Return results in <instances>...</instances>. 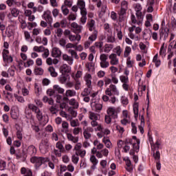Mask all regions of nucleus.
Masks as SVG:
<instances>
[{"instance_id": "obj_1", "label": "nucleus", "mask_w": 176, "mask_h": 176, "mask_svg": "<svg viewBox=\"0 0 176 176\" xmlns=\"http://www.w3.org/2000/svg\"><path fill=\"white\" fill-rule=\"evenodd\" d=\"M89 119L91 120L90 123L91 127H96L95 129L96 131H101V130H102V126L101 124H99L98 122H97L98 119V114L92 111H89Z\"/></svg>"}, {"instance_id": "obj_2", "label": "nucleus", "mask_w": 176, "mask_h": 176, "mask_svg": "<svg viewBox=\"0 0 176 176\" xmlns=\"http://www.w3.org/2000/svg\"><path fill=\"white\" fill-rule=\"evenodd\" d=\"M141 31H142L141 28L135 27V25L129 28V38H131V39H133V41H140L139 34L141 32Z\"/></svg>"}, {"instance_id": "obj_3", "label": "nucleus", "mask_w": 176, "mask_h": 176, "mask_svg": "<svg viewBox=\"0 0 176 176\" xmlns=\"http://www.w3.org/2000/svg\"><path fill=\"white\" fill-rule=\"evenodd\" d=\"M63 34L66 38H68L70 42H76V45L80 42V39H82V36L79 34H72L71 30L66 29L65 30Z\"/></svg>"}, {"instance_id": "obj_4", "label": "nucleus", "mask_w": 176, "mask_h": 176, "mask_svg": "<svg viewBox=\"0 0 176 176\" xmlns=\"http://www.w3.org/2000/svg\"><path fill=\"white\" fill-rule=\"evenodd\" d=\"M121 8L120 11L119 12L120 16V21L122 23V21H124V19H126V13H127V10L129 9V2H127L126 0H124L121 1Z\"/></svg>"}, {"instance_id": "obj_5", "label": "nucleus", "mask_w": 176, "mask_h": 176, "mask_svg": "<svg viewBox=\"0 0 176 176\" xmlns=\"http://www.w3.org/2000/svg\"><path fill=\"white\" fill-rule=\"evenodd\" d=\"M31 163H34L36 167H41L46 162H49V159L43 157H32L30 159Z\"/></svg>"}, {"instance_id": "obj_6", "label": "nucleus", "mask_w": 176, "mask_h": 176, "mask_svg": "<svg viewBox=\"0 0 176 176\" xmlns=\"http://www.w3.org/2000/svg\"><path fill=\"white\" fill-rule=\"evenodd\" d=\"M100 66L103 69H106L110 65L109 61H108V55L106 54H101L99 57Z\"/></svg>"}, {"instance_id": "obj_7", "label": "nucleus", "mask_w": 176, "mask_h": 176, "mask_svg": "<svg viewBox=\"0 0 176 176\" xmlns=\"http://www.w3.org/2000/svg\"><path fill=\"white\" fill-rule=\"evenodd\" d=\"M49 139L42 140L39 144L40 152L45 155V153H47L49 152Z\"/></svg>"}, {"instance_id": "obj_8", "label": "nucleus", "mask_w": 176, "mask_h": 176, "mask_svg": "<svg viewBox=\"0 0 176 176\" xmlns=\"http://www.w3.org/2000/svg\"><path fill=\"white\" fill-rule=\"evenodd\" d=\"M105 95L109 96V97H111V96H119V90H118L116 85H110L105 90Z\"/></svg>"}, {"instance_id": "obj_9", "label": "nucleus", "mask_w": 176, "mask_h": 176, "mask_svg": "<svg viewBox=\"0 0 176 176\" xmlns=\"http://www.w3.org/2000/svg\"><path fill=\"white\" fill-rule=\"evenodd\" d=\"M35 113L36 118L39 122L43 123V126H45V124L49 122V116H47V115L43 116V113L42 111H41V109H38Z\"/></svg>"}, {"instance_id": "obj_10", "label": "nucleus", "mask_w": 176, "mask_h": 176, "mask_svg": "<svg viewBox=\"0 0 176 176\" xmlns=\"http://www.w3.org/2000/svg\"><path fill=\"white\" fill-rule=\"evenodd\" d=\"M130 145H133V151L138 153L140 151V140L136 136H133L132 140H129Z\"/></svg>"}, {"instance_id": "obj_11", "label": "nucleus", "mask_w": 176, "mask_h": 176, "mask_svg": "<svg viewBox=\"0 0 176 176\" xmlns=\"http://www.w3.org/2000/svg\"><path fill=\"white\" fill-rule=\"evenodd\" d=\"M94 132V129L93 126H88L87 128H83V136L86 140H90L91 138V133Z\"/></svg>"}, {"instance_id": "obj_12", "label": "nucleus", "mask_w": 176, "mask_h": 176, "mask_svg": "<svg viewBox=\"0 0 176 176\" xmlns=\"http://www.w3.org/2000/svg\"><path fill=\"white\" fill-rule=\"evenodd\" d=\"M110 61L109 62L111 65H119V58L115 53H112L109 56Z\"/></svg>"}, {"instance_id": "obj_13", "label": "nucleus", "mask_w": 176, "mask_h": 176, "mask_svg": "<svg viewBox=\"0 0 176 176\" xmlns=\"http://www.w3.org/2000/svg\"><path fill=\"white\" fill-rule=\"evenodd\" d=\"M65 97L63 98L64 101H68L69 98L76 97V91L74 89H67L65 94Z\"/></svg>"}, {"instance_id": "obj_14", "label": "nucleus", "mask_w": 176, "mask_h": 176, "mask_svg": "<svg viewBox=\"0 0 176 176\" xmlns=\"http://www.w3.org/2000/svg\"><path fill=\"white\" fill-rule=\"evenodd\" d=\"M71 27L72 28H73V32L74 34H80V32H82V29L83 28L82 25H78L76 22L72 23Z\"/></svg>"}, {"instance_id": "obj_15", "label": "nucleus", "mask_w": 176, "mask_h": 176, "mask_svg": "<svg viewBox=\"0 0 176 176\" xmlns=\"http://www.w3.org/2000/svg\"><path fill=\"white\" fill-rule=\"evenodd\" d=\"M61 50L58 47H54L52 50L51 56L54 57V58H60L61 57Z\"/></svg>"}, {"instance_id": "obj_16", "label": "nucleus", "mask_w": 176, "mask_h": 176, "mask_svg": "<svg viewBox=\"0 0 176 176\" xmlns=\"http://www.w3.org/2000/svg\"><path fill=\"white\" fill-rule=\"evenodd\" d=\"M2 56L4 61L7 63H13V58L9 56V50H3L2 52Z\"/></svg>"}, {"instance_id": "obj_17", "label": "nucleus", "mask_w": 176, "mask_h": 176, "mask_svg": "<svg viewBox=\"0 0 176 176\" xmlns=\"http://www.w3.org/2000/svg\"><path fill=\"white\" fill-rule=\"evenodd\" d=\"M83 79L85 82L87 87H89V89H90L91 87V74L87 73L86 74H85Z\"/></svg>"}, {"instance_id": "obj_18", "label": "nucleus", "mask_w": 176, "mask_h": 176, "mask_svg": "<svg viewBox=\"0 0 176 176\" xmlns=\"http://www.w3.org/2000/svg\"><path fill=\"white\" fill-rule=\"evenodd\" d=\"M77 6L80 9V12H87V10L86 9V3L85 2V0H78Z\"/></svg>"}, {"instance_id": "obj_19", "label": "nucleus", "mask_w": 176, "mask_h": 176, "mask_svg": "<svg viewBox=\"0 0 176 176\" xmlns=\"http://www.w3.org/2000/svg\"><path fill=\"white\" fill-rule=\"evenodd\" d=\"M59 71L61 74H69L71 67L67 64H63L60 67Z\"/></svg>"}, {"instance_id": "obj_20", "label": "nucleus", "mask_w": 176, "mask_h": 176, "mask_svg": "<svg viewBox=\"0 0 176 176\" xmlns=\"http://www.w3.org/2000/svg\"><path fill=\"white\" fill-rule=\"evenodd\" d=\"M43 18L47 23L52 24L53 21V18L52 17V12L49 10L44 12L43 13Z\"/></svg>"}, {"instance_id": "obj_21", "label": "nucleus", "mask_w": 176, "mask_h": 176, "mask_svg": "<svg viewBox=\"0 0 176 176\" xmlns=\"http://www.w3.org/2000/svg\"><path fill=\"white\" fill-rule=\"evenodd\" d=\"M91 107L92 108V110L95 111L96 112H98V111H101V109H102V104L97 103L96 102H92L91 103Z\"/></svg>"}, {"instance_id": "obj_22", "label": "nucleus", "mask_w": 176, "mask_h": 176, "mask_svg": "<svg viewBox=\"0 0 176 176\" xmlns=\"http://www.w3.org/2000/svg\"><path fill=\"white\" fill-rule=\"evenodd\" d=\"M107 115L111 116L113 119H116L118 118V113H116V110L113 107H109L107 109Z\"/></svg>"}, {"instance_id": "obj_23", "label": "nucleus", "mask_w": 176, "mask_h": 176, "mask_svg": "<svg viewBox=\"0 0 176 176\" xmlns=\"http://www.w3.org/2000/svg\"><path fill=\"white\" fill-rule=\"evenodd\" d=\"M87 25L89 31L93 32L97 31V30H96V21L94 20L90 19L88 21Z\"/></svg>"}, {"instance_id": "obj_24", "label": "nucleus", "mask_w": 176, "mask_h": 176, "mask_svg": "<svg viewBox=\"0 0 176 176\" xmlns=\"http://www.w3.org/2000/svg\"><path fill=\"white\" fill-rule=\"evenodd\" d=\"M46 64L47 65H57V64H58V63H60V60L56 58H54V59L49 57V58H46Z\"/></svg>"}, {"instance_id": "obj_25", "label": "nucleus", "mask_w": 176, "mask_h": 176, "mask_svg": "<svg viewBox=\"0 0 176 176\" xmlns=\"http://www.w3.org/2000/svg\"><path fill=\"white\" fill-rule=\"evenodd\" d=\"M21 174L23 176H32V170L28 168L23 167L21 168Z\"/></svg>"}, {"instance_id": "obj_26", "label": "nucleus", "mask_w": 176, "mask_h": 176, "mask_svg": "<svg viewBox=\"0 0 176 176\" xmlns=\"http://www.w3.org/2000/svg\"><path fill=\"white\" fill-rule=\"evenodd\" d=\"M90 162L92 163L91 166V170H96L97 168V164H98V160L94 155H91L90 157Z\"/></svg>"}, {"instance_id": "obj_27", "label": "nucleus", "mask_w": 176, "mask_h": 176, "mask_svg": "<svg viewBox=\"0 0 176 176\" xmlns=\"http://www.w3.org/2000/svg\"><path fill=\"white\" fill-rule=\"evenodd\" d=\"M62 133H65V134H67V133H69V124L67 122V121H63L62 122Z\"/></svg>"}, {"instance_id": "obj_28", "label": "nucleus", "mask_w": 176, "mask_h": 176, "mask_svg": "<svg viewBox=\"0 0 176 176\" xmlns=\"http://www.w3.org/2000/svg\"><path fill=\"white\" fill-rule=\"evenodd\" d=\"M69 101V105L73 107L74 109H78L79 108V102L75 98H71Z\"/></svg>"}, {"instance_id": "obj_29", "label": "nucleus", "mask_w": 176, "mask_h": 176, "mask_svg": "<svg viewBox=\"0 0 176 176\" xmlns=\"http://www.w3.org/2000/svg\"><path fill=\"white\" fill-rule=\"evenodd\" d=\"M135 10L136 12V16L137 17H141L142 16V12H141L142 10V6L140 3L135 4Z\"/></svg>"}, {"instance_id": "obj_30", "label": "nucleus", "mask_w": 176, "mask_h": 176, "mask_svg": "<svg viewBox=\"0 0 176 176\" xmlns=\"http://www.w3.org/2000/svg\"><path fill=\"white\" fill-rule=\"evenodd\" d=\"M115 30L117 34V38L119 39V41H122V39H123V32H122V28L116 26Z\"/></svg>"}, {"instance_id": "obj_31", "label": "nucleus", "mask_w": 176, "mask_h": 176, "mask_svg": "<svg viewBox=\"0 0 176 176\" xmlns=\"http://www.w3.org/2000/svg\"><path fill=\"white\" fill-rule=\"evenodd\" d=\"M63 60L64 61H67V64H69V65H72V64H74V58L69 56H68V54H64L63 55Z\"/></svg>"}, {"instance_id": "obj_32", "label": "nucleus", "mask_w": 176, "mask_h": 176, "mask_svg": "<svg viewBox=\"0 0 176 176\" xmlns=\"http://www.w3.org/2000/svg\"><path fill=\"white\" fill-rule=\"evenodd\" d=\"M27 153L32 156V155H36V148L34 145H30L27 149Z\"/></svg>"}, {"instance_id": "obj_33", "label": "nucleus", "mask_w": 176, "mask_h": 176, "mask_svg": "<svg viewBox=\"0 0 176 176\" xmlns=\"http://www.w3.org/2000/svg\"><path fill=\"white\" fill-rule=\"evenodd\" d=\"M67 134V138L69 141H72V142H74V144H76V142H78V141H79V138L78 137H74V135H72V134L71 133H66Z\"/></svg>"}, {"instance_id": "obj_34", "label": "nucleus", "mask_w": 176, "mask_h": 176, "mask_svg": "<svg viewBox=\"0 0 176 176\" xmlns=\"http://www.w3.org/2000/svg\"><path fill=\"white\" fill-rule=\"evenodd\" d=\"M140 120V124L139 126V129L140 130V133L142 134H144V127L145 126V118H144V116H141Z\"/></svg>"}, {"instance_id": "obj_35", "label": "nucleus", "mask_w": 176, "mask_h": 176, "mask_svg": "<svg viewBox=\"0 0 176 176\" xmlns=\"http://www.w3.org/2000/svg\"><path fill=\"white\" fill-rule=\"evenodd\" d=\"M97 36H98V31H94L92 34L89 36L88 41L94 43L96 39Z\"/></svg>"}, {"instance_id": "obj_36", "label": "nucleus", "mask_w": 176, "mask_h": 176, "mask_svg": "<svg viewBox=\"0 0 176 176\" xmlns=\"http://www.w3.org/2000/svg\"><path fill=\"white\" fill-rule=\"evenodd\" d=\"M81 18H80V23L82 25L86 24V21H87V11L80 12Z\"/></svg>"}, {"instance_id": "obj_37", "label": "nucleus", "mask_w": 176, "mask_h": 176, "mask_svg": "<svg viewBox=\"0 0 176 176\" xmlns=\"http://www.w3.org/2000/svg\"><path fill=\"white\" fill-rule=\"evenodd\" d=\"M113 52L116 53V56H118V57H120L122 52H123V50L120 47V45L116 46L115 48H113Z\"/></svg>"}, {"instance_id": "obj_38", "label": "nucleus", "mask_w": 176, "mask_h": 176, "mask_svg": "<svg viewBox=\"0 0 176 176\" xmlns=\"http://www.w3.org/2000/svg\"><path fill=\"white\" fill-rule=\"evenodd\" d=\"M48 72H50L51 76L53 78H56L58 74L56 72V69L53 66H51L48 68Z\"/></svg>"}, {"instance_id": "obj_39", "label": "nucleus", "mask_w": 176, "mask_h": 176, "mask_svg": "<svg viewBox=\"0 0 176 176\" xmlns=\"http://www.w3.org/2000/svg\"><path fill=\"white\" fill-rule=\"evenodd\" d=\"M157 57L158 54H157L153 57V63H155V65L157 68H159V67H160V65L162 64V61L160 60V59H158Z\"/></svg>"}, {"instance_id": "obj_40", "label": "nucleus", "mask_w": 176, "mask_h": 176, "mask_svg": "<svg viewBox=\"0 0 176 176\" xmlns=\"http://www.w3.org/2000/svg\"><path fill=\"white\" fill-rule=\"evenodd\" d=\"M107 42L108 43H115L116 42V38H115V36L112 35V33L107 35Z\"/></svg>"}, {"instance_id": "obj_41", "label": "nucleus", "mask_w": 176, "mask_h": 176, "mask_svg": "<svg viewBox=\"0 0 176 176\" xmlns=\"http://www.w3.org/2000/svg\"><path fill=\"white\" fill-rule=\"evenodd\" d=\"M54 91H57V93H59V94H63L65 90L64 88L61 87L58 85H54Z\"/></svg>"}, {"instance_id": "obj_42", "label": "nucleus", "mask_w": 176, "mask_h": 176, "mask_svg": "<svg viewBox=\"0 0 176 176\" xmlns=\"http://www.w3.org/2000/svg\"><path fill=\"white\" fill-rule=\"evenodd\" d=\"M24 36H25V39L28 42H30V43H32V42H34V39L31 38V34L28 32V31L24 32Z\"/></svg>"}, {"instance_id": "obj_43", "label": "nucleus", "mask_w": 176, "mask_h": 176, "mask_svg": "<svg viewBox=\"0 0 176 176\" xmlns=\"http://www.w3.org/2000/svg\"><path fill=\"white\" fill-rule=\"evenodd\" d=\"M113 49V44H105L104 46V53H109Z\"/></svg>"}, {"instance_id": "obj_44", "label": "nucleus", "mask_w": 176, "mask_h": 176, "mask_svg": "<svg viewBox=\"0 0 176 176\" xmlns=\"http://www.w3.org/2000/svg\"><path fill=\"white\" fill-rule=\"evenodd\" d=\"M10 13L13 17H17L20 14V10L16 8H11Z\"/></svg>"}, {"instance_id": "obj_45", "label": "nucleus", "mask_w": 176, "mask_h": 176, "mask_svg": "<svg viewBox=\"0 0 176 176\" xmlns=\"http://www.w3.org/2000/svg\"><path fill=\"white\" fill-rule=\"evenodd\" d=\"M68 53L71 54L72 58H76V60H79V56H78V53H76L75 50H69Z\"/></svg>"}, {"instance_id": "obj_46", "label": "nucleus", "mask_w": 176, "mask_h": 176, "mask_svg": "<svg viewBox=\"0 0 176 176\" xmlns=\"http://www.w3.org/2000/svg\"><path fill=\"white\" fill-rule=\"evenodd\" d=\"M72 162L74 164H78L79 163V156L76 153L72 155Z\"/></svg>"}, {"instance_id": "obj_47", "label": "nucleus", "mask_w": 176, "mask_h": 176, "mask_svg": "<svg viewBox=\"0 0 176 176\" xmlns=\"http://www.w3.org/2000/svg\"><path fill=\"white\" fill-rule=\"evenodd\" d=\"M66 170H67V166L60 165V167H59V171L58 173V176H63V173H65Z\"/></svg>"}, {"instance_id": "obj_48", "label": "nucleus", "mask_w": 176, "mask_h": 176, "mask_svg": "<svg viewBox=\"0 0 176 176\" xmlns=\"http://www.w3.org/2000/svg\"><path fill=\"white\" fill-rule=\"evenodd\" d=\"M46 47H43V45L41 46H34L33 47V50L34 52H37V53H43L44 49H45Z\"/></svg>"}, {"instance_id": "obj_49", "label": "nucleus", "mask_w": 176, "mask_h": 176, "mask_svg": "<svg viewBox=\"0 0 176 176\" xmlns=\"http://www.w3.org/2000/svg\"><path fill=\"white\" fill-rule=\"evenodd\" d=\"M102 142H104L105 146H107V148H112V143L111 142V140H109V139L104 138L102 139Z\"/></svg>"}, {"instance_id": "obj_50", "label": "nucleus", "mask_w": 176, "mask_h": 176, "mask_svg": "<svg viewBox=\"0 0 176 176\" xmlns=\"http://www.w3.org/2000/svg\"><path fill=\"white\" fill-rule=\"evenodd\" d=\"M162 145V141L160 140H157L155 144L151 145L152 149H159L160 148V146Z\"/></svg>"}, {"instance_id": "obj_51", "label": "nucleus", "mask_w": 176, "mask_h": 176, "mask_svg": "<svg viewBox=\"0 0 176 176\" xmlns=\"http://www.w3.org/2000/svg\"><path fill=\"white\" fill-rule=\"evenodd\" d=\"M130 53H131V47L126 46L124 52V57H129V56H130Z\"/></svg>"}, {"instance_id": "obj_52", "label": "nucleus", "mask_w": 176, "mask_h": 176, "mask_svg": "<svg viewBox=\"0 0 176 176\" xmlns=\"http://www.w3.org/2000/svg\"><path fill=\"white\" fill-rule=\"evenodd\" d=\"M49 56H50V52L49 51V49L45 48L43 51L41 56L43 57V58H47Z\"/></svg>"}, {"instance_id": "obj_53", "label": "nucleus", "mask_w": 176, "mask_h": 176, "mask_svg": "<svg viewBox=\"0 0 176 176\" xmlns=\"http://www.w3.org/2000/svg\"><path fill=\"white\" fill-rule=\"evenodd\" d=\"M34 72L35 75H43V69L42 67H35Z\"/></svg>"}, {"instance_id": "obj_54", "label": "nucleus", "mask_w": 176, "mask_h": 176, "mask_svg": "<svg viewBox=\"0 0 176 176\" xmlns=\"http://www.w3.org/2000/svg\"><path fill=\"white\" fill-rule=\"evenodd\" d=\"M28 107L29 109H31V111H32V112H34V113H36V111L39 109V108H38V107H36L34 104H29Z\"/></svg>"}, {"instance_id": "obj_55", "label": "nucleus", "mask_w": 176, "mask_h": 176, "mask_svg": "<svg viewBox=\"0 0 176 176\" xmlns=\"http://www.w3.org/2000/svg\"><path fill=\"white\" fill-rule=\"evenodd\" d=\"M60 9H61L62 13H63V14H64V16H67V14H69V10L67 8V6H62Z\"/></svg>"}, {"instance_id": "obj_56", "label": "nucleus", "mask_w": 176, "mask_h": 176, "mask_svg": "<svg viewBox=\"0 0 176 176\" xmlns=\"http://www.w3.org/2000/svg\"><path fill=\"white\" fill-rule=\"evenodd\" d=\"M133 113L134 118L137 119L138 118V104L137 103L133 104Z\"/></svg>"}, {"instance_id": "obj_57", "label": "nucleus", "mask_w": 176, "mask_h": 176, "mask_svg": "<svg viewBox=\"0 0 176 176\" xmlns=\"http://www.w3.org/2000/svg\"><path fill=\"white\" fill-rule=\"evenodd\" d=\"M11 117L12 119H18L19 118V111L17 110H11Z\"/></svg>"}, {"instance_id": "obj_58", "label": "nucleus", "mask_w": 176, "mask_h": 176, "mask_svg": "<svg viewBox=\"0 0 176 176\" xmlns=\"http://www.w3.org/2000/svg\"><path fill=\"white\" fill-rule=\"evenodd\" d=\"M75 153L80 156V157L83 158L85 157V156H86V150L81 149L79 150L78 151H76Z\"/></svg>"}, {"instance_id": "obj_59", "label": "nucleus", "mask_w": 176, "mask_h": 176, "mask_svg": "<svg viewBox=\"0 0 176 176\" xmlns=\"http://www.w3.org/2000/svg\"><path fill=\"white\" fill-rule=\"evenodd\" d=\"M120 123L122 124V126H126L127 124H130V119L122 118Z\"/></svg>"}, {"instance_id": "obj_60", "label": "nucleus", "mask_w": 176, "mask_h": 176, "mask_svg": "<svg viewBox=\"0 0 176 176\" xmlns=\"http://www.w3.org/2000/svg\"><path fill=\"white\" fill-rule=\"evenodd\" d=\"M70 126L72 127H78V126H79V121L78 120H72L70 121Z\"/></svg>"}, {"instance_id": "obj_61", "label": "nucleus", "mask_w": 176, "mask_h": 176, "mask_svg": "<svg viewBox=\"0 0 176 176\" xmlns=\"http://www.w3.org/2000/svg\"><path fill=\"white\" fill-rule=\"evenodd\" d=\"M120 80L122 82V83H129V76H121L120 77Z\"/></svg>"}, {"instance_id": "obj_62", "label": "nucleus", "mask_w": 176, "mask_h": 176, "mask_svg": "<svg viewBox=\"0 0 176 176\" xmlns=\"http://www.w3.org/2000/svg\"><path fill=\"white\" fill-rule=\"evenodd\" d=\"M160 56L162 57H166V49H164V44H163L160 50Z\"/></svg>"}, {"instance_id": "obj_63", "label": "nucleus", "mask_w": 176, "mask_h": 176, "mask_svg": "<svg viewBox=\"0 0 176 176\" xmlns=\"http://www.w3.org/2000/svg\"><path fill=\"white\" fill-rule=\"evenodd\" d=\"M90 94V88L84 89L83 91L81 93L82 97H86V96H89Z\"/></svg>"}, {"instance_id": "obj_64", "label": "nucleus", "mask_w": 176, "mask_h": 176, "mask_svg": "<svg viewBox=\"0 0 176 176\" xmlns=\"http://www.w3.org/2000/svg\"><path fill=\"white\" fill-rule=\"evenodd\" d=\"M6 34L8 38H10V36H13V30L10 29V28H7L6 30Z\"/></svg>"}]
</instances>
